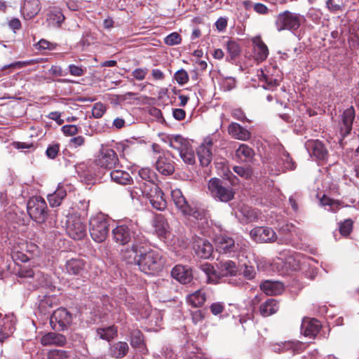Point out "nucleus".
Returning a JSON list of instances; mask_svg holds the SVG:
<instances>
[{"mask_svg":"<svg viewBox=\"0 0 359 359\" xmlns=\"http://www.w3.org/2000/svg\"><path fill=\"white\" fill-rule=\"evenodd\" d=\"M123 262L130 265H137L141 271L155 275L161 271L166 259L159 250L151 249L145 236L137 238L133 246H126L121 250Z\"/></svg>","mask_w":359,"mask_h":359,"instance_id":"1","label":"nucleus"},{"mask_svg":"<svg viewBox=\"0 0 359 359\" xmlns=\"http://www.w3.org/2000/svg\"><path fill=\"white\" fill-rule=\"evenodd\" d=\"M111 233L115 243L123 245L132 241L129 246H133L137 238L144 236L137 230V223L132 221L118 225Z\"/></svg>","mask_w":359,"mask_h":359,"instance_id":"2","label":"nucleus"},{"mask_svg":"<svg viewBox=\"0 0 359 359\" xmlns=\"http://www.w3.org/2000/svg\"><path fill=\"white\" fill-rule=\"evenodd\" d=\"M38 252L39 248L36 245L20 240L13 243L11 256L15 262H26L32 259Z\"/></svg>","mask_w":359,"mask_h":359,"instance_id":"3","label":"nucleus"},{"mask_svg":"<svg viewBox=\"0 0 359 359\" xmlns=\"http://www.w3.org/2000/svg\"><path fill=\"white\" fill-rule=\"evenodd\" d=\"M232 181H209L208 189L213 198L222 202L231 201L235 194Z\"/></svg>","mask_w":359,"mask_h":359,"instance_id":"4","label":"nucleus"},{"mask_svg":"<svg viewBox=\"0 0 359 359\" xmlns=\"http://www.w3.org/2000/svg\"><path fill=\"white\" fill-rule=\"evenodd\" d=\"M89 231L91 238L97 243L104 241L109 232V221L103 215H98L90 218Z\"/></svg>","mask_w":359,"mask_h":359,"instance_id":"5","label":"nucleus"},{"mask_svg":"<svg viewBox=\"0 0 359 359\" xmlns=\"http://www.w3.org/2000/svg\"><path fill=\"white\" fill-rule=\"evenodd\" d=\"M27 210L31 219L39 224L43 223L48 215L46 202L41 196L30 198L27 204Z\"/></svg>","mask_w":359,"mask_h":359,"instance_id":"6","label":"nucleus"},{"mask_svg":"<svg viewBox=\"0 0 359 359\" xmlns=\"http://www.w3.org/2000/svg\"><path fill=\"white\" fill-rule=\"evenodd\" d=\"M300 25L301 16L288 11L280 13L275 21V27L279 32L282 30H296Z\"/></svg>","mask_w":359,"mask_h":359,"instance_id":"7","label":"nucleus"},{"mask_svg":"<svg viewBox=\"0 0 359 359\" xmlns=\"http://www.w3.org/2000/svg\"><path fill=\"white\" fill-rule=\"evenodd\" d=\"M73 320V315L67 309L60 307L53 313L50 324L54 330L64 331L68 329Z\"/></svg>","mask_w":359,"mask_h":359,"instance_id":"8","label":"nucleus"},{"mask_svg":"<svg viewBox=\"0 0 359 359\" xmlns=\"http://www.w3.org/2000/svg\"><path fill=\"white\" fill-rule=\"evenodd\" d=\"M67 233L74 240H81L86 236V226L79 217L68 219L66 227Z\"/></svg>","mask_w":359,"mask_h":359,"instance_id":"9","label":"nucleus"},{"mask_svg":"<svg viewBox=\"0 0 359 359\" xmlns=\"http://www.w3.org/2000/svg\"><path fill=\"white\" fill-rule=\"evenodd\" d=\"M97 161L100 167L111 170L118 163V159L117 154L112 149L102 147Z\"/></svg>","mask_w":359,"mask_h":359,"instance_id":"10","label":"nucleus"},{"mask_svg":"<svg viewBox=\"0 0 359 359\" xmlns=\"http://www.w3.org/2000/svg\"><path fill=\"white\" fill-rule=\"evenodd\" d=\"M193 250L195 254L202 259H208L213 252L212 245L206 239L194 236Z\"/></svg>","mask_w":359,"mask_h":359,"instance_id":"11","label":"nucleus"},{"mask_svg":"<svg viewBox=\"0 0 359 359\" xmlns=\"http://www.w3.org/2000/svg\"><path fill=\"white\" fill-rule=\"evenodd\" d=\"M273 150L278 156V165H283L281 168L278 169L279 172H284L287 170H292L296 168L295 163L281 144H275Z\"/></svg>","mask_w":359,"mask_h":359,"instance_id":"12","label":"nucleus"},{"mask_svg":"<svg viewBox=\"0 0 359 359\" xmlns=\"http://www.w3.org/2000/svg\"><path fill=\"white\" fill-rule=\"evenodd\" d=\"M216 250L219 253L229 254L238 250V245L232 237L226 235H219L215 239Z\"/></svg>","mask_w":359,"mask_h":359,"instance_id":"13","label":"nucleus"},{"mask_svg":"<svg viewBox=\"0 0 359 359\" xmlns=\"http://www.w3.org/2000/svg\"><path fill=\"white\" fill-rule=\"evenodd\" d=\"M15 318L13 314H7L2 318L0 313V341L12 335L15 330Z\"/></svg>","mask_w":359,"mask_h":359,"instance_id":"14","label":"nucleus"},{"mask_svg":"<svg viewBox=\"0 0 359 359\" xmlns=\"http://www.w3.org/2000/svg\"><path fill=\"white\" fill-rule=\"evenodd\" d=\"M305 147L308 151L319 161H325L327 158L328 151L325 145L318 140H308Z\"/></svg>","mask_w":359,"mask_h":359,"instance_id":"15","label":"nucleus"},{"mask_svg":"<svg viewBox=\"0 0 359 359\" xmlns=\"http://www.w3.org/2000/svg\"><path fill=\"white\" fill-rule=\"evenodd\" d=\"M212 140L208 137L204 140L203 143H202L197 149V155L202 166H208L212 161Z\"/></svg>","mask_w":359,"mask_h":359,"instance_id":"16","label":"nucleus"},{"mask_svg":"<svg viewBox=\"0 0 359 359\" xmlns=\"http://www.w3.org/2000/svg\"><path fill=\"white\" fill-rule=\"evenodd\" d=\"M251 306L255 313L263 317L269 316V298H265L262 293L255 295L251 301Z\"/></svg>","mask_w":359,"mask_h":359,"instance_id":"17","label":"nucleus"},{"mask_svg":"<svg viewBox=\"0 0 359 359\" xmlns=\"http://www.w3.org/2000/svg\"><path fill=\"white\" fill-rule=\"evenodd\" d=\"M355 118V110L353 107L346 109L341 114L340 123V134L343 137L347 136L352 130Z\"/></svg>","mask_w":359,"mask_h":359,"instance_id":"18","label":"nucleus"},{"mask_svg":"<svg viewBox=\"0 0 359 359\" xmlns=\"http://www.w3.org/2000/svg\"><path fill=\"white\" fill-rule=\"evenodd\" d=\"M252 53L255 60L262 62L267 57L269 50L267 46L262 41L261 36H256L252 39Z\"/></svg>","mask_w":359,"mask_h":359,"instance_id":"19","label":"nucleus"},{"mask_svg":"<svg viewBox=\"0 0 359 359\" xmlns=\"http://www.w3.org/2000/svg\"><path fill=\"white\" fill-rule=\"evenodd\" d=\"M167 156H171V153L170 151L164 153L163 156L158 157L156 163L157 170L164 176L170 175L175 171L174 163L169 160Z\"/></svg>","mask_w":359,"mask_h":359,"instance_id":"20","label":"nucleus"},{"mask_svg":"<svg viewBox=\"0 0 359 359\" xmlns=\"http://www.w3.org/2000/svg\"><path fill=\"white\" fill-rule=\"evenodd\" d=\"M158 191H161V190L156 184L154 183V181H147V182H142V183H140V187L130 191V193L132 197H133V194L135 195H140L141 194L146 196L148 198H150L155 194H158Z\"/></svg>","mask_w":359,"mask_h":359,"instance_id":"21","label":"nucleus"},{"mask_svg":"<svg viewBox=\"0 0 359 359\" xmlns=\"http://www.w3.org/2000/svg\"><path fill=\"white\" fill-rule=\"evenodd\" d=\"M321 325L316 319H304L302 320L301 330L305 337L310 339L315 338L319 333Z\"/></svg>","mask_w":359,"mask_h":359,"instance_id":"22","label":"nucleus"},{"mask_svg":"<svg viewBox=\"0 0 359 359\" xmlns=\"http://www.w3.org/2000/svg\"><path fill=\"white\" fill-rule=\"evenodd\" d=\"M171 276L182 284L190 283L193 278L191 269L182 265L175 266L171 271Z\"/></svg>","mask_w":359,"mask_h":359,"instance_id":"23","label":"nucleus"},{"mask_svg":"<svg viewBox=\"0 0 359 359\" xmlns=\"http://www.w3.org/2000/svg\"><path fill=\"white\" fill-rule=\"evenodd\" d=\"M65 16L60 8H50L47 13L46 22L48 27H60L65 20Z\"/></svg>","mask_w":359,"mask_h":359,"instance_id":"24","label":"nucleus"},{"mask_svg":"<svg viewBox=\"0 0 359 359\" xmlns=\"http://www.w3.org/2000/svg\"><path fill=\"white\" fill-rule=\"evenodd\" d=\"M41 343L43 346L55 345L63 346L67 343V339L62 334L50 332L41 337Z\"/></svg>","mask_w":359,"mask_h":359,"instance_id":"25","label":"nucleus"},{"mask_svg":"<svg viewBox=\"0 0 359 359\" xmlns=\"http://www.w3.org/2000/svg\"><path fill=\"white\" fill-rule=\"evenodd\" d=\"M40 10L39 0H25L21 13L25 19H32L39 13Z\"/></svg>","mask_w":359,"mask_h":359,"instance_id":"26","label":"nucleus"},{"mask_svg":"<svg viewBox=\"0 0 359 359\" xmlns=\"http://www.w3.org/2000/svg\"><path fill=\"white\" fill-rule=\"evenodd\" d=\"M129 351V346L126 341H116L111 344L109 348V355L116 359L124 358Z\"/></svg>","mask_w":359,"mask_h":359,"instance_id":"27","label":"nucleus"},{"mask_svg":"<svg viewBox=\"0 0 359 359\" xmlns=\"http://www.w3.org/2000/svg\"><path fill=\"white\" fill-rule=\"evenodd\" d=\"M217 274L220 277L234 276L237 274L238 267L231 260L221 261L217 264Z\"/></svg>","mask_w":359,"mask_h":359,"instance_id":"28","label":"nucleus"},{"mask_svg":"<svg viewBox=\"0 0 359 359\" xmlns=\"http://www.w3.org/2000/svg\"><path fill=\"white\" fill-rule=\"evenodd\" d=\"M130 344L133 348L137 349L142 353H144L147 351L143 334L138 329L132 330L130 332Z\"/></svg>","mask_w":359,"mask_h":359,"instance_id":"29","label":"nucleus"},{"mask_svg":"<svg viewBox=\"0 0 359 359\" xmlns=\"http://www.w3.org/2000/svg\"><path fill=\"white\" fill-rule=\"evenodd\" d=\"M228 132L233 138L245 141L250 138L251 133L237 123H231L228 127Z\"/></svg>","mask_w":359,"mask_h":359,"instance_id":"30","label":"nucleus"},{"mask_svg":"<svg viewBox=\"0 0 359 359\" xmlns=\"http://www.w3.org/2000/svg\"><path fill=\"white\" fill-rule=\"evenodd\" d=\"M152 226L159 237H165L168 232L169 226L165 217L161 214L154 216Z\"/></svg>","mask_w":359,"mask_h":359,"instance_id":"31","label":"nucleus"},{"mask_svg":"<svg viewBox=\"0 0 359 359\" xmlns=\"http://www.w3.org/2000/svg\"><path fill=\"white\" fill-rule=\"evenodd\" d=\"M171 196L175 205L182 212H187L190 210V205L182 195L181 190L178 189L172 190Z\"/></svg>","mask_w":359,"mask_h":359,"instance_id":"32","label":"nucleus"},{"mask_svg":"<svg viewBox=\"0 0 359 359\" xmlns=\"http://www.w3.org/2000/svg\"><path fill=\"white\" fill-rule=\"evenodd\" d=\"M96 335L99 339L110 341L117 336L118 329L115 325L96 329Z\"/></svg>","mask_w":359,"mask_h":359,"instance_id":"33","label":"nucleus"},{"mask_svg":"<svg viewBox=\"0 0 359 359\" xmlns=\"http://www.w3.org/2000/svg\"><path fill=\"white\" fill-rule=\"evenodd\" d=\"M205 300V292L203 290H198L187 297V303L196 308L202 306Z\"/></svg>","mask_w":359,"mask_h":359,"instance_id":"34","label":"nucleus"},{"mask_svg":"<svg viewBox=\"0 0 359 359\" xmlns=\"http://www.w3.org/2000/svg\"><path fill=\"white\" fill-rule=\"evenodd\" d=\"M85 262L81 259H71L66 262V270L69 274L79 275L85 269Z\"/></svg>","mask_w":359,"mask_h":359,"instance_id":"35","label":"nucleus"},{"mask_svg":"<svg viewBox=\"0 0 359 359\" xmlns=\"http://www.w3.org/2000/svg\"><path fill=\"white\" fill-rule=\"evenodd\" d=\"M252 238L259 243H267L269 241V229L266 226H257L251 230Z\"/></svg>","mask_w":359,"mask_h":359,"instance_id":"36","label":"nucleus"},{"mask_svg":"<svg viewBox=\"0 0 359 359\" xmlns=\"http://www.w3.org/2000/svg\"><path fill=\"white\" fill-rule=\"evenodd\" d=\"M67 196V191L62 188L60 185L53 194L48 195V201L51 207L55 208L59 206L62 201Z\"/></svg>","mask_w":359,"mask_h":359,"instance_id":"37","label":"nucleus"},{"mask_svg":"<svg viewBox=\"0 0 359 359\" xmlns=\"http://www.w3.org/2000/svg\"><path fill=\"white\" fill-rule=\"evenodd\" d=\"M254 151L248 145L242 144L236 150V157L241 161L249 162L254 156Z\"/></svg>","mask_w":359,"mask_h":359,"instance_id":"38","label":"nucleus"},{"mask_svg":"<svg viewBox=\"0 0 359 359\" xmlns=\"http://www.w3.org/2000/svg\"><path fill=\"white\" fill-rule=\"evenodd\" d=\"M58 299L53 295H46L40 300L39 309L44 314L49 312V309L57 306Z\"/></svg>","mask_w":359,"mask_h":359,"instance_id":"39","label":"nucleus"},{"mask_svg":"<svg viewBox=\"0 0 359 359\" xmlns=\"http://www.w3.org/2000/svg\"><path fill=\"white\" fill-rule=\"evenodd\" d=\"M200 269L207 276V281L209 283H217L219 279V275L215 270L213 266L209 263H205L200 266Z\"/></svg>","mask_w":359,"mask_h":359,"instance_id":"40","label":"nucleus"},{"mask_svg":"<svg viewBox=\"0 0 359 359\" xmlns=\"http://www.w3.org/2000/svg\"><path fill=\"white\" fill-rule=\"evenodd\" d=\"M191 144L181 135H177L169 138V146L178 151L179 153L182 151L185 147Z\"/></svg>","mask_w":359,"mask_h":359,"instance_id":"41","label":"nucleus"},{"mask_svg":"<svg viewBox=\"0 0 359 359\" xmlns=\"http://www.w3.org/2000/svg\"><path fill=\"white\" fill-rule=\"evenodd\" d=\"M150 203L152 207L158 210H163L166 208V201L163 198V191H158V194H155L150 198H149Z\"/></svg>","mask_w":359,"mask_h":359,"instance_id":"42","label":"nucleus"},{"mask_svg":"<svg viewBox=\"0 0 359 359\" xmlns=\"http://www.w3.org/2000/svg\"><path fill=\"white\" fill-rule=\"evenodd\" d=\"M180 156L186 164L194 165L196 163L194 151L191 144L185 147L184 150L180 153Z\"/></svg>","mask_w":359,"mask_h":359,"instance_id":"43","label":"nucleus"},{"mask_svg":"<svg viewBox=\"0 0 359 359\" xmlns=\"http://www.w3.org/2000/svg\"><path fill=\"white\" fill-rule=\"evenodd\" d=\"M35 278L37 280V283L33 286L34 289L39 287L45 288H50L52 287V283L48 275H44L39 271H37Z\"/></svg>","mask_w":359,"mask_h":359,"instance_id":"44","label":"nucleus"},{"mask_svg":"<svg viewBox=\"0 0 359 359\" xmlns=\"http://www.w3.org/2000/svg\"><path fill=\"white\" fill-rule=\"evenodd\" d=\"M269 71L266 68L260 69L257 71V76L258 80V86L262 87L264 90H267L269 86Z\"/></svg>","mask_w":359,"mask_h":359,"instance_id":"45","label":"nucleus"},{"mask_svg":"<svg viewBox=\"0 0 359 359\" xmlns=\"http://www.w3.org/2000/svg\"><path fill=\"white\" fill-rule=\"evenodd\" d=\"M326 6L330 12L342 11L346 5V0H326Z\"/></svg>","mask_w":359,"mask_h":359,"instance_id":"46","label":"nucleus"},{"mask_svg":"<svg viewBox=\"0 0 359 359\" xmlns=\"http://www.w3.org/2000/svg\"><path fill=\"white\" fill-rule=\"evenodd\" d=\"M104 175H106V177H110L111 180H132L129 173L120 170H108Z\"/></svg>","mask_w":359,"mask_h":359,"instance_id":"47","label":"nucleus"},{"mask_svg":"<svg viewBox=\"0 0 359 359\" xmlns=\"http://www.w3.org/2000/svg\"><path fill=\"white\" fill-rule=\"evenodd\" d=\"M226 48L231 60H233L241 53V48L238 43L233 41H229L227 42Z\"/></svg>","mask_w":359,"mask_h":359,"instance_id":"48","label":"nucleus"},{"mask_svg":"<svg viewBox=\"0 0 359 359\" xmlns=\"http://www.w3.org/2000/svg\"><path fill=\"white\" fill-rule=\"evenodd\" d=\"M353 222L351 219H346L339 224V232L342 236H348L352 231Z\"/></svg>","mask_w":359,"mask_h":359,"instance_id":"49","label":"nucleus"},{"mask_svg":"<svg viewBox=\"0 0 359 359\" xmlns=\"http://www.w3.org/2000/svg\"><path fill=\"white\" fill-rule=\"evenodd\" d=\"M175 79L180 85H184L189 81L188 73L183 69H181L175 72Z\"/></svg>","mask_w":359,"mask_h":359,"instance_id":"50","label":"nucleus"},{"mask_svg":"<svg viewBox=\"0 0 359 359\" xmlns=\"http://www.w3.org/2000/svg\"><path fill=\"white\" fill-rule=\"evenodd\" d=\"M284 290L285 287L282 282L271 280V296L281 294Z\"/></svg>","mask_w":359,"mask_h":359,"instance_id":"51","label":"nucleus"},{"mask_svg":"<svg viewBox=\"0 0 359 359\" xmlns=\"http://www.w3.org/2000/svg\"><path fill=\"white\" fill-rule=\"evenodd\" d=\"M106 111L105 106L101 102H97L95 104L92 109V114L94 118H101L104 112Z\"/></svg>","mask_w":359,"mask_h":359,"instance_id":"52","label":"nucleus"},{"mask_svg":"<svg viewBox=\"0 0 359 359\" xmlns=\"http://www.w3.org/2000/svg\"><path fill=\"white\" fill-rule=\"evenodd\" d=\"M165 43L169 46L177 45L181 43V36L177 32H172L165 38Z\"/></svg>","mask_w":359,"mask_h":359,"instance_id":"53","label":"nucleus"},{"mask_svg":"<svg viewBox=\"0 0 359 359\" xmlns=\"http://www.w3.org/2000/svg\"><path fill=\"white\" fill-rule=\"evenodd\" d=\"M138 173L142 180H154L156 177V172L149 168L140 169Z\"/></svg>","mask_w":359,"mask_h":359,"instance_id":"54","label":"nucleus"},{"mask_svg":"<svg viewBox=\"0 0 359 359\" xmlns=\"http://www.w3.org/2000/svg\"><path fill=\"white\" fill-rule=\"evenodd\" d=\"M86 71V68H83L82 66H77L75 65H69V72L71 75L74 76H82L85 74Z\"/></svg>","mask_w":359,"mask_h":359,"instance_id":"55","label":"nucleus"},{"mask_svg":"<svg viewBox=\"0 0 359 359\" xmlns=\"http://www.w3.org/2000/svg\"><path fill=\"white\" fill-rule=\"evenodd\" d=\"M48 357L50 359H66L68 357V353L64 350L55 349L49 352Z\"/></svg>","mask_w":359,"mask_h":359,"instance_id":"56","label":"nucleus"},{"mask_svg":"<svg viewBox=\"0 0 359 359\" xmlns=\"http://www.w3.org/2000/svg\"><path fill=\"white\" fill-rule=\"evenodd\" d=\"M182 213L185 215L191 216L194 219H196L197 220H202L203 219H204L205 216L204 212L203 210L192 208L191 206L190 210L187 211V212Z\"/></svg>","mask_w":359,"mask_h":359,"instance_id":"57","label":"nucleus"},{"mask_svg":"<svg viewBox=\"0 0 359 359\" xmlns=\"http://www.w3.org/2000/svg\"><path fill=\"white\" fill-rule=\"evenodd\" d=\"M18 274L20 278H35L36 272H35L32 269L27 268V267H21Z\"/></svg>","mask_w":359,"mask_h":359,"instance_id":"58","label":"nucleus"},{"mask_svg":"<svg viewBox=\"0 0 359 359\" xmlns=\"http://www.w3.org/2000/svg\"><path fill=\"white\" fill-rule=\"evenodd\" d=\"M320 204L323 206L329 205L330 207V210L335 212V209H334V206L339 205V201L332 200L330 198L327 197L326 196H323L320 200Z\"/></svg>","mask_w":359,"mask_h":359,"instance_id":"59","label":"nucleus"},{"mask_svg":"<svg viewBox=\"0 0 359 359\" xmlns=\"http://www.w3.org/2000/svg\"><path fill=\"white\" fill-rule=\"evenodd\" d=\"M60 149L59 144L49 145L46 149V156L51 159H54L58 154Z\"/></svg>","mask_w":359,"mask_h":359,"instance_id":"60","label":"nucleus"},{"mask_svg":"<svg viewBox=\"0 0 359 359\" xmlns=\"http://www.w3.org/2000/svg\"><path fill=\"white\" fill-rule=\"evenodd\" d=\"M147 73L148 69L147 68H137L133 71L132 75L136 80L142 81Z\"/></svg>","mask_w":359,"mask_h":359,"instance_id":"61","label":"nucleus"},{"mask_svg":"<svg viewBox=\"0 0 359 359\" xmlns=\"http://www.w3.org/2000/svg\"><path fill=\"white\" fill-rule=\"evenodd\" d=\"M233 171L241 177L248 179L250 177V170L242 166H234Z\"/></svg>","mask_w":359,"mask_h":359,"instance_id":"62","label":"nucleus"},{"mask_svg":"<svg viewBox=\"0 0 359 359\" xmlns=\"http://www.w3.org/2000/svg\"><path fill=\"white\" fill-rule=\"evenodd\" d=\"M62 131L66 135L72 136L78 133L79 129L76 125H65L62 127Z\"/></svg>","mask_w":359,"mask_h":359,"instance_id":"63","label":"nucleus"},{"mask_svg":"<svg viewBox=\"0 0 359 359\" xmlns=\"http://www.w3.org/2000/svg\"><path fill=\"white\" fill-rule=\"evenodd\" d=\"M243 276L248 279L252 280L255 277L256 271L253 266L245 265V269L243 271Z\"/></svg>","mask_w":359,"mask_h":359,"instance_id":"64","label":"nucleus"}]
</instances>
